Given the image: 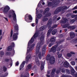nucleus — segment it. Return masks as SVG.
<instances>
[{
    "label": "nucleus",
    "instance_id": "obj_1",
    "mask_svg": "<svg viewBox=\"0 0 77 77\" xmlns=\"http://www.w3.org/2000/svg\"><path fill=\"white\" fill-rule=\"evenodd\" d=\"M39 35V33L38 32H36L33 36L31 38L30 41L28 42V49L27 50V52L26 54V62L29 61V60L30 58V55H29V53L31 52L32 51V50L34 48V47L35 45V44H33L32 45L31 44L33 43L34 42V39H36V38H37Z\"/></svg>",
    "mask_w": 77,
    "mask_h": 77
},
{
    "label": "nucleus",
    "instance_id": "obj_2",
    "mask_svg": "<svg viewBox=\"0 0 77 77\" xmlns=\"http://www.w3.org/2000/svg\"><path fill=\"white\" fill-rule=\"evenodd\" d=\"M44 36L45 35H42L41 38H40L41 42H39L37 44V48L36 50V54H38V57L40 59H41V52H39V49H40V46L42 45V43L44 42Z\"/></svg>",
    "mask_w": 77,
    "mask_h": 77
},
{
    "label": "nucleus",
    "instance_id": "obj_3",
    "mask_svg": "<svg viewBox=\"0 0 77 77\" xmlns=\"http://www.w3.org/2000/svg\"><path fill=\"white\" fill-rule=\"evenodd\" d=\"M63 65L64 66L66 67V68H68V67H69V68H70L71 69L70 71V73L72 75H73V76H75V77H77V73L75 71V70L71 66V65L69 64L68 62L66 61L63 64Z\"/></svg>",
    "mask_w": 77,
    "mask_h": 77
},
{
    "label": "nucleus",
    "instance_id": "obj_4",
    "mask_svg": "<svg viewBox=\"0 0 77 77\" xmlns=\"http://www.w3.org/2000/svg\"><path fill=\"white\" fill-rule=\"evenodd\" d=\"M12 16L13 19L15 23H17V15L15 11L13 10H10L9 11L8 16L9 18H11Z\"/></svg>",
    "mask_w": 77,
    "mask_h": 77
},
{
    "label": "nucleus",
    "instance_id": "obj_5",
    "mask_svg": "<svg viewBox=\"0 0 77 77\" xmlns=\"http://www.w3.org/2000/svg\"><path fill=\"white\" fill-rule=\"evenodd\" d=\"M14 27L15 29V30L14 31V32H14L13 35V38L14 40H17L18 38L17 35H18V25L16 23V24L14 25Z\"/></svg>",
    "mask_w": 77,
    "mask_h": 77
},
{
    "label": "nucleus",
    "instance_id": "obj_6",
    "mask_svg": "<svg viewBox=\"0 0 77 77\" xmlns=\"http://www.w3.org/2000/svg\"><path fill=\"white\" fill-rule=\"evenodd\" d=\"M25 21L27 23H30V22H32L33 18L31 15L26 14L25 16Z\"/></svg>",
    "mask_w": 77,
    "mask_h": 77
},
{
    "label": "nucleus",
    "instance_id": "obj_7",
    "mask_svg": "<svg viewBox=\"0 0 77 77\" xmlns=\"http://www.w3.org/2000/svg\"><path fill=\"white\" fill-rule=\"evenodd\" d=\"M49 10H50V9L48 8L45 10L44 12H43V14L46 17H50V16L51 15V13H48Z\"/></svg>",
    "mask_w": 77,
    "mask_h": 77
},
{
    "label": "nucleus",
    "instance_id": "obj_8",
    "mask_svg": "<svg viewBox=\"0 0 77 77\" xmlns=\"http://www.w3.org/2000/svg\"><path fill=\"white\" fill-rule=\"evenodd\" d=\"M57 5V3L54 2H49L48 4V6H52V7H56Z\"/></svg>",
    "mask_w": 77,
    "mask_h": 77
},
{
    "label": "nucleus",
    "instance_id": "obj_9",
    "mask_svg": "<svg viewBox=\"0 0 77 77\" xmlns=\"http://www.w3.org/2000/svg\"><path fill=\"white\" fill-rule=\"evenodd\" d=\"M10 10V8L9 6L7 5L5 6L4 8L3 12L4 14L7 13Z\"/></svg>",
    "mask_w": 77,
    "mask_h": 77
},
{
    "label": "nucleus",
    "instance_id": "obj_10",
    "mask_svg": "<svg viewBox=\"0 0 77 77\" xmlns=\"http://www.w3.org/2000/svg\"><path fill=\"white\" fill-rule=\"evenodd\" d=\"M49 62L51 64H53L55 62V59L54 57H51L49 59Z\"/></svg>",
    "mask_w": 77,
    "mask_h": 77
},
{
    "label": "nucleus",
    "instance_id": "obj_11",
    "mask_svg": "<svg viewBox=\"0 0 77 77\" xmlns=\"http://www.w3.org/2000/svg\"><path fill=\"white\" fill-rule=\"evenodd\" d=\"M57 26V25H54L53 26V28H51V29H50L48 30L47 34V36H49V35H50V34L51 33V31H52V30H53V28H55V27H56Z\"/></svg>",
    "mask_w": 77,
    "mask_h": 77
},
{
    "label": "nucleus",
    "instance_id": "obj_12",
    "mask_svg": "<svg viewBox=\"0 0 77 77\" xmlns=\"http://www.w3.org/2000/svg\"><path fill=\"white\" fill-rule=\"evenodd\" d=\"M14 47H15V44H14V43H12L11 45L8 47L7 50L8 51H11L12 48Z\"/></svg>",
    "mask_w": 77,
    "mask_h": 77
},
{
    "label": "nucleus",
    "instance_id": "obj_13",
    "mask_svg": "<svg viewBox=\"0 0 77 77\" xmlns=\"http://www.w3.org/2000/svg\"><path fill=\"white\" fill-rule=\"evenodd\" d=\"M25 63H26V61H24L22 62V64L20 65L19 68L20 71L22 70V69H23V68H24V65H25Z\"/></svg>",
    "mask_w": 77,
    "mask_h": 77
},
{
    "label": "nucleus",
    "instance_id": "obj_14",
    "mask_svg": "<svg viewBox=\"0 0 77 77\" xmlns=\"http://www.w3.org/2000/svg\"><path fill=\"white\" fill-rule=\"evenodd\" d=\"M46 48V45H45L42 49V56H43L44 54H45V49Z\"/></svg>",
    "mask_w": 77,
    "mask_h": 77
},
{
    "label": "nucleus",
    "instance_id": "obj_15",
    "mask_svg": "<svg viewBox=\"0 0 77 77\" xmlns=\"http://www.w3.org/2000/svg\"><path fill=\"white\" fill-rule=\"evenodd\" d=\"M70 36L71 38H73L75 37V33L74 32H71L70 33Z\"/></svg>",
    "mask_w": 77,
    "mask_h": 77
},
{
    "label": "nucleus",
    "instance_id": "obj_16",
    "mask_svg": "<svg viewBox=\"0 0 77 77\" xmlns=\"http://www.w3.org/2000/svg\"><path fill=\"white\" fill-rule=\"evenodd\" d=\"M56 71V69H53L52 71V72L51 73V77H54V75H55L54 74V72Z\"/></svg>",
    "mask_w": 77,
    "mask_h": 77
},
{
    "label": "nucleus",
    "instance_id": "obj_17",
    "mask_svg": "<svg viewBox=\"0 0 77 77\" xmlns=\"http://www.w3.org/2000/svg\"><path fill=\"white\" fill-rule=\"evenodd\" d=\"M57 46H54L52 47L51 49V51H52L53 53H54L56 51V48Z\"/></svg>",
    "mask_w": 77,
    "mask_h": 77
},
{
    "label": "nucleus",
    "instance_id": "obj_18",
    "mask_svg": "<svg viewBox=\"0 0 77 77\" xmlns=\"http://www.w3.org/2000/svg\"><path fill=\"white\" fill-rule=\"evenodd\" d=\"M42 1H43V0H41L40 1L38 4L37 7H38V8H41V7H42V6L41 5V3H42Z\"/></svg>",
    "mask_w": 77,
    "mask_h": 77
},
{
    "label": "nucleus",
    "instance_id": "obj_19",
    "mask_svg": "<svg viewBox=\"0 0 77 77\" xmlns=\"http://www.w3.org/2000/svg\"><path fill=\"white\" fill-rule=\"evenodd\" d=\"M44 64H45V62H42L41 65V69L42 70L44 69Z\"/></svg>",
    "mask_w": 77,
    "mask_h": 77
},
{
    "label": "nucleus",
    "instance_id": "obj_20",
    "mask_svg": "<svg viewBox=\"0 0 77 77\" xmlns=\"http://www.w3.org/2000/svg\"><path fill=\"white\" fill-rule=\"evenodd\" d=\"M51 21L49 20L48 22V23L47 24L48 27V28H51V26H50V25H51Z\"/></svg>",
    "mask_w": 77,
    "mask_h": 77
},
{
    "label": "nucleus",
    "instance_id": "obj_21",
    "mask_svg": "<svg viewBox=\"0 0 77 77\" xmlns=\"http://www.w3.org/2000/svg\"><path fill=\"white\" fill-rule=\"evenodd\" d=\"M35 62L38 65H39L40 63H39V60H38V58H36L35 59Z\"/></svg>",
    "mask_w": 77,
    "mask_h": 77
},
{
    "label": "nucleus",
    "instance_id": "obj_22",
    "mask_svg": "<svg viewBox=\"0 0 77 77\" xmlns=\"http://www.w3.org/2000/svg\"><path fill=\"white\" fill-rule=\"evenodd\" d=\"M56 40V38L53 37L51 38L50 40L51 42H54V41H55Z\"/></svg>",
    "mask_w": 77,
    "mask_h": 77
},
{
    "label": "nucleus",
    "instance_id": "obj_23",
    "mask_svg": "<svg viewBox=\"0 0 77 77\" xmlns=\"http://www.w3.org/2000/svg\"><path fill=\"white\" fill-rule=\"evenodd\" d=\"M56 32H57V29L54 30L52 32V34L54 35H55L56 33Z\"/></svg>",
    "mask_w": 77,
    "mask_h": 77
},
{
    "label": "nucleus",
    "instance_id": "obj_24",
    "mask_svg": "<svg viewBox=\"0 0 77 77\" xmlns=\"http://www.w3.org/2000/svg\"><path fill=\"white\" fill-rule=\"evenodd\" d=\"M75 28V26H69V27H68V29H70V30H72V29H74Z\"/></svg>",
    "mask_w": 77,
    "mask_h": 77
},
{
    "label": "nucleus",
    "instance_id": "obj_25",
    "mask_svg": "<svg viewBox=\"0 0 77 77\" xmlns=\"http://www.w3.org/2000/svg\"><path fill=\"white\" fill-rule=\"evenodd\" d=\"M59 8H58L57 9H56L55 12V14H56L59 12H60V10H59Z\"/></svg>",
    "mask_w": 77,
    "mask_h": 77
},
{
    "label": "nucleus",
    "instance_id": "obj_26",
    "mask_svg": "<svg viewBox=\"0 0 77 77\" xmlns=\"http://www.w3.org/2000/svg\"><path fill=\"white\" fill-rule=\"evenodd\" d=\"M45 29V26H44L41 27L40 28V30H41V31H42V30H44Z\"/></svg>",
    "mask_w": 77,
    "mask_h": 77
},
{
    "label": "nucleus",
    "instance_id": "obj_27",
    "mask_svg": "<svg viewBox=\"0 0 77 77\" xmlns=\"http://www.w3.org/2000/svg\"><path fill=\"white\" fill-rule=\"evenodd\" d=\"M42 15L41 14H38L37 16V17L38 18H42Z\"/></svg>",
    "mask_w": 77,
    "mask_h": 77
},
{
    "label": "nucleus",
    "instance_id": "obj_28",
    "mask_svg": "<svg viewBox=\"0 0 77 77\" xmlns=\"http://www.w3.org/2000/svg\"><path fill=\"white\" fill-rule=\"evenodd\" d=\"M62 46L60 45L59 48H57V51H60V49H62Z\"/></svg>",
    "mask_w": 77,
    "mask_h": 77
},
{
    "label": "nucleus",
    "instance_id": "obj_29",
    "mask_svg": "<svg viewBox=\"0 0 77 77\" xmlns=\"http://www.w3.org/2000/svg\"><path fill=\"white\" fill-rule=\"evenodd\" d=\"M71 64L72 65L74 66L75 65V62L74 61H72L71 62Z\"/></svg>",
    "mask_w": 77,
    "mask_h": 77
},
{
    "label": "nucleus",
    "instance_id": "obj_30",
    "mask_svg": "<svg viewBox=\"0 0 77 77\" xmlns=\"http://www.w3.org/2000/svg\"><path fill=\"white\" fill-rule=\"evenodd\" d=\"M13 35V30L11 29V32H10V37H12Z\"/></svg>",
    "mask_w": 77,
    "mask_h": 77
},
{
    "label": "nucleus",
    "instance_id": "obj_31",
    "mask_svg": "<svg viewBox=\"0 0 77 77\" xmlns=\"http://www.w3.org/2000/svg\"><path fill=\"white\" fill-rule=\"evenodd\" d=\"M48 20V18H46V17H44L43 19V21H47Z\"/></svg>",
    "mask_w": 77,
    "mask_h": 77
},
{
    "label": "nucleus",
    "instance_id": "obj_32",
    "mask_svg": "<svg viewBox=\"0 0 77 77\" xmlns=\"http://www.w3.org/2000/svg\"><path fill=\"white\" fill-rule=\"evenodd\" d=\"M27 68H28V69H30V68H31V65L29 64L27 67Z\"/></svg>",
    "mask_w": 77,
    "mask_h": 77
},
{
    "label": "nucleus",
    "instance_id": "obj_33",
    "mask_svg": "<svg viewBox=\"0 0 77 77\" xmlns=\"http://www.w3.org/2000/svg\"><path fill=\"white\" fill-rule=\"evenodd\" d=\"M50 72L49 71L47 72V74L46 75L47 77H50V75H49V74Z\"/></svg>",
    "mask_w": 77,
    "mask_h": 77
},
{
    "label": "nucleus",
    "instance_id": "obj_34",
    "mask_svg": "<svg viewBox=\"0 0 77 77\" xmlns=\"http://www.w3.org/2000/svg\"><path fill=\"white\" fill-rule=\"evenodd\" d=\"M31 26L32 27H35L36 26V23H32L31 24Z\"/></svg>",
    "mask_w": 77,
    "mask_h": 77
},
{
    "label": "nucleus",
    "instance_id": "obj_35",
    "mask_svg": "<svg viewBox=\"0 0 77 77\" xmlns=\"http://www.w3.org/2000/svg\"><path fill=\"white\" fill-rule=\"evenodd\" d=\"M35 23L36 24L38 23V18H36L35 19Z\"/></svg>",
    "mask_w": 77,
    "mask_h": 77
},
{
    "label": "nucleus",
    "instance_id": "obj_36",
    "mask_svg": "<svg viewBox=\"0 0 77 77\" xmlns=\"http://www.w3.org/2000/svg\"><path fill=\"white\" fill-rule=\"evenodd\" d=\"M7 68H6V67L5 66H3V70L4 71H6L7 70Z\"/></svg>",
    "mask_w": 77,
    "mask_h": 77
},
{
    "label": "nucleus",
    "instance_id": "obj_37",
    "mask_svg": "<svg viewBox=\"0 0 77 77\" xmlns=\"http://www.w3.org/2000/svg\"><path fill=\"white\" fill-rule=\"evenodd\" d=\"M67 56L68 57H71L72 56V55H71V54L69 53H68L67 54Z\"/></svg>",
    "mask_w": 77,
    "mask_h": 77
},
{
    "label": "nucleus",
    "instance_id": "obj_38",
    "mask_svg": "<svg viewBox=\"0 0 77 77\" xmlns=\"http://www.w3.org/2000/svg\"><path fill=\"white\" fill-rule=\"evenodd\" d=\"M0 54L1 55H3V54H4V52L2 51H1L0 52Z\"/></svg>",
    "mask_w": 77,
    "mask_h": 77
},
{
    "label": "nucleus",
    "instance_id": "obj_39",
    "mask_svg": "<svg viewBox=\"0 0 77 77\" xmlns=\"http://www.w3.org/2000/svg\"><path fill=\"white\" fill-rule=\"evenodd\" d=\"M53 45V44L52 43H51L49 44V47H51Z\"/></svg>",
    "mask_w": 77,
    "mask_h": 77
},
{
    "label": "nucleus",
    "instance_id": "obj_40",
    "mask_svg": "<svg viewBox=\"0 0 77 77\" xmlns=\"http://www.w3.org/2000/svg\"><path fill=\"white\" fill-rule=\"evenodd\" d=\"M0 35L1 36H2V29L0 30Z\"/></svg>",
    "mask_w": 77,
    "mask_h": 77
},
{
    "label": "nucleus",
    "instance_id": "obj_41",
    "mask_svg": "<svg viewBox=\"0 0 77 77\" xmlns=\"http://www.w3.org/2000/svg\"><path fill=\"white\" fill-rule=\"evenodd\" d=\"M18 65H19V63H18V62H17L16 63V66H18Z\"/></svg>",
    "mask_w": 77,
    "mask_h": 77
},
{
    "label": "nucleus",
    "instance_id": "obj_42",
    "mask_svg": "<svg viewBox=\"0 0 77 77\" xmlns=\"http://www.w3.org/2000/svg\"><path fill=\"white\" fill-rule=\"evenodd\" d=\"M67 9V7L64 6L63 7V10H65V9Z\"/></svg>",
    "mask_w": 77,
    "mask_h": 77
},
{
    "label": "nucleus",
    "instance_id": "obj_43",
    "mask_svg": "<svg viewBox=\"0 0 77 77\" xmlns=\"http://www.w3.org/2000/svg\"><path fill=\"white\" fill-rule=\"evenodd\" d=\"M75 22V20H74V19L72 20L71 21L72 23H74V22Z\"/></svg>",
    "mask_w": 77,
    "mask_h": 77
},
{
    "label": "nucleus",
    "instance_id": "obj_44",
    "mask_svg": "<svg viewBox=\"0 0 77 77\" xmlns=\"http://www.w3.org/2000/svg\"><path fill=\"white\" fill-rule=\"evenodd\" d=\"M56 18H57V16H55L53 18L54 20H56Z\"/></svg>",
    "mask_w": 77,
    "mask_h": 77
},
{
    "label": "nucleus",
    "instance_id": "obj_45",
    "mask_svg": "<svg viewBox=\"0 0 77 77\" xmlns=\"http://www.w3.org/2000/svg\"><path fill=\"white\" fill-rule=\"evenodd\" d=\"M61 71L62 72H65V69H63L61 70Z\"/></svg>",
    "mask_w": 77,
    "mask_h": 77
},
{
    "label": "nucleus",
    "instance_id": "obj_46",
    "mask_svg": "<svg viewBox=\"0 0 77 77\" xmlns=\"http://www.w3.org/2000/svg\"><path fill=\"white\" fill-rule=\"evenodd\" d=\"M70 54H75V53L72 51L70 52Z\"/></svg>",
    "mask_w": 77,
    "mask_h": 77
},
{
    "label": "nucleus",
    "instance_id": "obj_47",
    "mask_svg": "<svg viewBox=\"0 0 77 77\" xmlns=\"http://www.w3.org/2000/svg\"><path fill=\"white\" fill-rule=\"evenodd\" d=\"M62 77H69V75L66 76L65 75H63Z\"/></svg>",
    "mask_w": 77,
    "mask_h": 77
},
{
    "label": "nucleus",
    "instance_id": "obj_48",
    "mask_svg": "<svg viewBox=\"0 0 77 77\" xmlns=\"http://www.w3.org/2000/svg\"><path fill=\"white\" fill-rule=\"evenodd\" d=\"M61 56H62V54H60L58 55V57H59V58H60V57Z\"/></svg>",
    "mask_w": 77,
    "mask_h": 77
},
{
    "label": "nucleus",
    "instance_id": "obj_49",
    "mask_svg": "<svg viewBox=\"0 0 77 77\" xmlns=\"http://www.w3.org/2000/svg\"><path fill=\"white\" fill-rule=\"evenodd\" d=\"M76 15H73L72 16V18H74V17H76Z\"/></svg>",
    "mask_w": 77,
    "mask_h": 77
},
{
    "label": "nucleus",
    "instance_id": "obj_50",
    "mask_svg": "<svg viewBox=\"0 0 77 77\" xmlns=\"http://www.w3.org/2000/svg\"><path fill=\"white\" fill-rule=\"evenodd\" d=\"M73 13H75V14H77V11H73Z\"/></svg>",
    "mask_w": 77,
    "mask_h": 77
},
{
    "label": "nucleus",
    "instance_id": "obj_51",
    "mask_svg": "<svg viewBox=\"0 0 77 77\" xmlns=\"http://www.w3.org/2000/svg\"><path fill=\"white\" fill-rule=\"evenodd\" d=\"M8 75V73L7 72L5 73V76H7V75Z\"/></svg>",
    "mask_w": 77,
    "mask_h": 77
},
{
    "label": "nucleus",
    "instance_id": "obj_52",
    "mask_svg": "<svg viewBox=\"0 0 77 77\" xmlns=\"http://www.w3.org/2000/svg\"><path fill=\"white\" fill-rule=\"evenodd\" d=\"M38 8H37L36 9V14H38Z\"/></svg>",
    "mask_w": 77,
    "mask_h": 77
},
{
    "label": "nucleus",
    "instance_id": "obj_53",
    "mask_svg": "<svg viewBox=\"0 0 77 77\" xmlns=\"http://www.w3.org/2000/svg\"><path fill=\"white\" fill-rule=\"evenodd\" d=\"M67 40H71V38L68 37V38H67Z\"/></svg>",
    "mask_w": 77,
    "mask_h": 77
},
{
    "label": "nucleus",
    "instance_id": "obj_54",
    "mask_svg": "<svg viewBox=\"0 0 77 77\" xmlns=\"http://www.w3.org/2000/svg\"><path fill=\"white\" fill-rule=\"evenodd\" d=\"M4 18H5V20H6V21H8V18H6V17H4Z\"/></svg>",
    "mask_w": 77,
    "mask_h": 77
},
{
    "label": "nucleus",
    "instance_id": "obj_55",
    "mask_svg": "<svg viewBox=\"0 0 77 77\" xmlns=\"http://www.w3.org/2000/svg\"><path fill=\"white\" fill-rule=\"evenodd\" d=\"M67 71V72L68 73V74H69V70H66Z\"/></svg>",
    "mask_w": 77,
    "mask_h": 77
},
{
    "label": "nucleus",
    "instance_id": "obj_56",
    "mask_svg": "<svg viewBox=\"0 0 77 77\" xmlns=\"http://www.w3.org/2000/svg\"><path fill=\"white\" fill-rule=\"evenodd\" d=\"M77 9V7L75 6L73 8V9Z\"/></svg>",
    "mask_w": 77,
    "mask_h": 77
},
{
    "label": "nucleus",
    "instance_id": "obj_57",
    "mask_svg": "<svg viewBox=\"0 0 77 77\" xmlns=\"http://www.w3.org/2000/svg\"><path fill=\"white\" fill-rule=\"evenodd\" d=\"M10 65L11 66H12V62H11Z\"/></svg>",
    "mask_w": 77,
    "mask_h": 77
},
{
    "label": "nucleus",
    "instance_id": "obj_58",
    "mask_svg": "<svg viewBox=\"0 0 77 77\" xmlns=\"http://www.w3.org/2000/svg\"><path fill=\"white\" fill-rule=\"evenodd\" d=\"M76 15V17L75 18V20H77V15Z\"/></svg>",
    "mask_w": 77,
    "mask_h": 77
},
{
    "label": "nucleus",
    "instance_id": "obj_59",
    "mask_svg": "<svg viewBox=\"0 0 77 77\" xmlns=\"http://www.w3.org/2000/svg\"><path fill=\"white\" fill-rule=\"evenodd\" d=\"M60 71H56V73L57 74H58L59 72H60Z\"/></svg>",
    "mask_w": 77,
    "mask_h": 77
},
{
    "label": "nucleus",
    "instance_id": "obj_60",
    "mask_svg": "<svg viewBox=\"0 0 77 77\" xmlns=\"http://www.w3.org/2000/svg\"><path fill=\"white\" fill-rule=\"evenodd\" d=\"M60 19V17H59L58 18H57V20H59Z\"/></svg>",
    "mask_w": 77,
    "mask_h": 77
},
{
    "label": "nucleus",
    "instance_id": "obj_61",
    "mask_svg": "<svg viewBox=\"0 0 77 77\" xmlns=\"http://www.w3.org/2000/svg\"><path fill=\"white\" fill-rule=\"evenodd\" d=\"M63 28H66V27H67V26H63Z\"/></svg>",
    "mask_w": 77,
    "mask_h": 77
},
{
    "label": "nucleus",
    "instance_id": "obj_62",
    "mask_svg": "<svg viewBox=\"0 0 77 77\" xmlns=\"http://www.w3.org/2000/svg\"><path fill=\"white\" fill-rule=\"evenodd\" d=\"M7 54L8 55H9L10 54V53L9 52L7 53Z\"/></svg>",
    "mask_w": 77,
    "mask_h": 77
},
{
    "label": "nucleus",
    "instance_id": "obj_63",
    "mask_svg": "<svg viewBox=\"0 0 77 77\" xmlns=\"http://www.w3.org/2000/svg\"><path fill=\"white\" fill-rule=\"evenodd\" d=\"M21 77H27L26 76H24L23 75H22L21 76Z\"/></svg>",
    "mask_w": 77,
    "mask_h": 77
},
{
    "label": "nucleus",
    "instance_id": "obj_64",
    "mask_svg": "<svg viewBox=\"0 0 77 77\" xmlns=\"http://www.w3.org/2000/svg\"><path fill=\"white\" fill-rule=\"evenodd\" d=\"M42 4L43 5H45V3H44V2H43V3H42Z\"/></svg>",
    "mask_w": 77,
    "mask_h": 77
}]
</instances>
